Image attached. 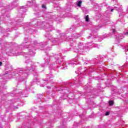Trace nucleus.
I'll return each mask as SVG.
<instances>
[{"instance_id":"a211bd4d","label":"nucleus","mask_w":128,"mask_h":128,"mask_svg":"<svg viewBox=\"0 0 128 128\" xmlns=\"http://www.w3.org/2000/svg\"><path fill=\"white\" fill-rule=\"evenodd\" d=\"M124 34L125 35V36H128V32H124Z\"/></svg>"},{"instance_id":"a878e982","label":"nucleus","mask_w":128,"mask_h":128,"mask_svg":"<svg viewBox=\"0 0 128 128\" xmlns=\"http://www.w3.org/2000/svg\"><path fill=\"white\" fill-rule=\"evenodd\" d=\"M10 71L6 72V74H10Z\"/></svg>"},{"instance_id":"bb28decb","label":"nucleus","mask_w":128,"mask_h":128,"mask_svg":"<svg viewBox=\"0 0 128 128\" xmlns=\"http://www.w3.org/2000/svg\"><path fill=\"white\" fill-rule=\"evenodd\" d=\"M2 64V62H0V66Z\"/></svg>"},{"instance_id":"dca6fc26","label":"nucleus","mask_w":128,"mask_h":128,"mask_svg":"<svg viewBox=\"0 0 128 128\" xmlns=\"http://www.w3.org/2000/svg\"><path fill=\"white\" fill-rule=\"evenodd\" d=\"M106 116H110V112H108L105 114Z\"/></svg>"},{"instance_id":"4be33fe9","label":"nucleus","mask_w":128,"mask_h":128,"mask_svg":"<svg viewBox=\"0 0 128 128\" xmlns=\"http://www.w3.org/2000/svg\"><path fill=\"white\" fill-rule=\"evenodd\" d=\"M82 46V44L80 43V44L79 45V48H81V46Z\"/></svg>"},{"instance_id":"c85d7f7f","label":"nucleus","mask_w":128,"mask_h":128,"mask_svg":"<svg viewBox=\"0 0 128 128\" xmlns=\"http://www.w3.org/2000/svg\"><path fill=\"white\" fill-rule=\"evenodd\" d=\"M114 12V9L111 10V12Z\"/></svg>"},{"instance_id":"f03ea898","label":"nucleus","mask_w":128,"mask_h":128,"mask_svg":"<svg viewBox=\"0 0 128 128\" xmlns=\"http://www.w3.org/2000/svg\"><path fill=\"white\" fill-rule=\"evenodd\" d=\"M31 70L30 69H24V70L18 69V73H17L16 74H19V76H28V71Z\"/></svg>"},{"instance_id":"1a4fd4ad","label":"nucleus","mask_w":128,"mask_h":128,"mask_svg":"<svg viewBox=\"0 0 128 128\" xmlns=\"http://www.w3.org/2000/svg\"><path fill=\"white\" fill-rule=\"evenodd\" d=\"M32 4H34V1H29L28 3V6H32Z\"/></svg>"},{"instance_id":"c756f323","label":"nucleus","mask_w":128,"mask_h":128,"mask_svg":"<svg viewBox=\"0 0 128 128\" xmlns=\"http://www.w3.org/2000/svg\"><path fill=\"white\" fill-rule=\"evenodd\" d=\"M44 86V84L40 85V86Z\"/></svg>"},{"instance_id":"20e7f679","label":"nucleus","mask_w":128,"mask_h":128,"mask_svg":"<svg viewBox=\"0 0 128 128\" xmlns=\"http://www.w3.org/2000/svg\"><path fill=\"white\" fill-rule=\"evenodd\" d=\"M46 26H48V24L44 22H38L37 23V28L40 30L46 28Z\"/></svg>"},{"instance_id":"f8f14e48","label":"nucleus","mask_w":128,"mask_h":128,"mask_svg":"<svg viewBox=\"0 0 128 128\" xmlns=\"http://www.w3.org/2000/svg\"><path fill=\"white\" fill-rule=\"evenodd\" d=\"M18 4L16 1H14L12 2V6H14H14H18Z\"/></svg>"},{"instance_id":"aec40b11","label":"nucleus","mask_w":128,"mask_h":128,"mask_svg":"<svg viewBox=\"0 0 128 128\" xmlns=\"http://www.w3.org/2000/svg\"><path fill=\"white\" fill-rule=\"evenodd\" d=\"M41 44H42V46H46V43H41Z\"/></svg>"},{"instance_id":"7ed1b4c3","label":"nucleus","mask_w":128,"mask_h":128,"mask_svg":"<svg viewBox=\"0 0 128 128\" xmlns=\"http://www.w3.org/2000/svg\"><path fill=\"white\" fill-rule=\"evenodd\" d=\"M115 44H118L120 42V40H122V38H124V36L123 34H119L115 36Z\"/></svg>"},{"instance_id":"412c9836","label":"nucleus","mask_w":128,"mask_h":128,"mask_svg":"<svg viewBox=\"0 0 128 128\" xmlns=\"http://www.w3.org/2000/svg\"><path fill=\"white\" fill-rule=\"evenodd\" d=\"M48 66V63H46L45 64V65H44V66H42V68H44V66Z\"/></svg>"},{"instance_id":"5701e85b","label":"nucleus","mask_w":128,"mask_h":128,"mask_svg":"<svg viewBox=\"0 0 128 128\" xmlns=\"http://www.w3.org/2000/svg\"><path fill=\"white\" fill-rule=\"evenodd\" d=\"M24 8H26V7L24 6H22V10H24Z\"/></svg>"},{"instance_id":"423d86ee","label":"nucleus","mask_w":128,"mask_h":128,"mask_svg":"<svg viewBox=\"0 0 128 128\" xmlns=\"http://www.w3.org/2000/svg\"><path fill=\"white\" fill-rule=\"evenodd\" d=\"M8 52H9L10 54H13V56H20V54H18V51L14 48L10 49V51Z\"/></svg>"},{"instance_id":"6e6552de","label":"nucleus","mask_w":128,"mask_h":128,"mask_svg":"<svg viewBox=\"0 0 128 128\" xmlns=\"http://www.w3.org/2000/svg\"><path fill=\"white\" fill-rule=\"evenodd\" d=\"M108 36H110V34H105L102 37H100V39H99L100 42V40H102L104 38H108Z\"/></svg>"},{"instance_id":"e433bc0d","label":"nucleus","mask_w":128,"mask_h":128,"mask_svg":"<svg viewBox=\"0 0 128 128\" xmlns=\"http://www.w3.org/2000/svg\"><path fill=\"white\" fill-rule=\"evenodd\" d=\"M79 36H80V35H78V38H79Z\"/></svg>"},{"instance_id":"b1692460","label":"nucleus","mask_w":128,"mask_h":128,"mask_svg":"<svg viewBox=\"0 0 128 128\" xmlns=\"http://www.w3.org/2000/svg\"><path fill=\"white\" fill-rule=\"evenodd\" d=\"M112 32L113 34H114V32H116V30L114 29H113Z\"/></svg>"},{"instance_id":"393cba45","label":"nucleus","mask_w":128,"mask_h":128,"mask_svg":"<svg viewBox=\"0 0 128 128\" xmlns=\"http://www.w3.org/2000/svg\"><path fill=\"white\" fill-rule=\"evenodd\" d=\"M85 64H88V61H87L86 62H84Z\"/></svg>"},{"instance_id":"cd10ccee","label":"nucleus","mask_w":128,"mask_h":128,"mask_svg":"<svg viewBox=\"0 0 128 128\" xmlns=\"http://www.w3.org/2000/svg\"><path fill=\"white\" fill-rule=\"evenodd\" d=\"M27 92H28V90L24 92V94H26Z\"/></svg>"},{"instance_id":"f257e3e1","label":"nucleus","mask_w":128,"mask_h":128,"mask_svg":"<svg viewBox=\"0 0 128 128\" xmlns=\"http://www.w3.org/2000/svg\"><path fill=\"white\" fill-rule=\"evenodd\" d=\"M35 46H40V44L34 42V44H32V46L28 44H26V48L29 50V54H31L32 56H34V54H36V52H34V50H36V48L34 47Z\"/></svg>"},{"instance_id":"7c9ffc66","label":"nucleus","mask_w":128,"mask_h":128,"mask_svg":"<svg viewBox=\"0 0 128 128\" xmlns=\"http://www.w3.org/2000/svg\"><path fill=\"white\" fill-rule=\"evenodd\" d=\"M24 10V12H26V9H25L24 10Z\"/></svg>"},{"instance_id":"72a5a7b5","label":"nucleus","mask_w":128,"mask_h":128,"mask_svg":"<svg viewBox=\"0 0 128 128\" xmlns=\"http://www.w3.org/2000/svg\"><path fill=\"white\" fill-rule=\"evenodd\" d=\"M18 24H20V22H18Z\"/></svg>"},{"instance_id":"473e14b6","label":"nucleus","mask_w":128,"mask_h":128,"mask_svg":"<svg viewBox=\"0 0 128 128\" xmlns=\"http://www.w3.org/2000/svg\"><path fill=\"white\" fill-rule=\"evenodd\" d=\"M34 82H38V80H34Z\"/></svg>"},{"instance_id":"9d476101","label":"nucleus","mask_w":128,"mask_h":128,"mask_svg":"<svg viewBox=\"0 0 128 128\" xmlns=\"http://www.w3.org/2000/svg\"><path fill=\"white\" fill-rule=\"evenodd\" d=\"M82 0H79L77 2V6L80 8L82 6Z\"/></svg>"},{"instance_id":"0eeeda50","label":"nucleus","mask_w":128,"mask_h":128,"mask_svg":"<svg viewBox=\"0 0 128 128\" xmlns=\"http://www.w3.org/2000/svg\"><path fill=\"white\" fill-rule=\"evenodd\" d=\"M26 64H28L27 68H32V64H34V63L30 61H28V60H26Z\"/></svg>"},{"instance_id":"f704fd0d","label":"nucleus","mask_w":128,"mask_h":128,"mask_svg":"<svg viewBox=\"0 0 128 128\" xmlns=\"http://www.w3.org/2000/svg\"><path fill=\"white\" fill-rule=\"evenodd\" d=\"M26 88L27 90H28V87H26Z\"/></svg>"},{"instance_id":"6ab92c4d","label":"nucleus","mask_w":128,"mask_h":128,"mask_svg":"<svg viewBox=\"0 0 128 128\" xmlns=\"http://www.w3.org/2000/svg\"><path fill=\"white\" fill-rule=\"evenodd\" d=\"M42 8H46V5H44V4L42 5Z\"/></svg>"},{"instance_id":"2eb2a0df","label":"nucleus","mask_w":128,"mask_h":128,"mask_svg":"<svg viewBox=\"0 0 128 128\" xmlns=\"http://www.w3.org/2000/svg\"><path fill=\"white\" fill-rule=\"evenodd\" d=\"M71 64H76V63L74 62V60H72L71 63H70Z\"/></svg>"},{"instance_id":"f3484780","label":"nucleus","mask_w":128,"mask_h":128,"mask_svg":"<svg viewBox=\"0 0 128 128\" xmlns=\"http://www.w3.org/2000/svg\"><path fill=\"white\" fill-rule=\"evenodd\" d=\"M113 2H114V4H116L118 2V0H112Z\"/></svg>"},{"instance_id":"4468645a","label":"nucleus","mask_w":128,"mask_h":128,"mask_svg":"<svg viewBox=\"0 0 128 128\" xmlns=\"http://www.w3.org/2000/svg\"><path fill=\"white\" fill-rule=\"evenodd\" d=\"M109 104L110 106H112V104H114V101H110Z\"/></svg>"},{"instance_id":"ddd939ff","label":"nucleus","mask_w":128,"mask_h":128,"mask_svg":"<svg viewBox=\"0 0 128 128\" xmlns=\"http://www.w3.org/2000/svg\"><path fill=\"white\" fill-rule=\"evenodd\" d=\"M86 22H88V20H90L88 15L86 16Z\"/></svg>"},{"instance_id":"2f4dec72","label":"nucleus","mask_w":128,"mask_h":128,"mask_svg":"<svg viewBox=\"0 0 128 128\" xmlns=\"http://www.w3.org/2000/svg\"><path fill=\"white\" fill-rule=\"evenodd\" d=\"M12 75H13V76H14V73H13V74H12Z\"/></svg>"},{"instance_id":"39448f33","label":"nucleus","mask_w":128,"mask_h":128,"mask_svg":"<svg viewBox=\"0 0 128 128\" xmlns=\"http://www.w3.org/2000/svg\"><path fill=\"white\" fill-rule=\"evenodd\" d=\"M92 46H94V48H100V46L98 44H92L90 42H88L86 44L85 48L86 50H90V48H92Z\"/></svg>"},{"instance_id":"c9c22d12","label":"nucleus","mask_w":128,"mask_h":128,"mask_svg":"<svg viewBox=\"0 0 128 128\" xmlns=\"http://www.w3.org/2000/svg\"><path fill=\"white\" fill-rule=\"evenodd\" d=\"M50 88V86L49 88Z\"/></svg>"},{"instance_id":"9b49d317","label":"nucleus","mask_w":128,"mask_h":128,"mask_svg":"<svg viewBox=\"0 0 128 128\" xmlns=\"http://www.w3.org/2000/svg\"><path fill=\"white\" fill-rule=\"evenodd\" d=\"M122 49L124 50V51L126 52L128 50V46H127L126 45H124L123 46Z\"/></svg>"}]
</instances>
